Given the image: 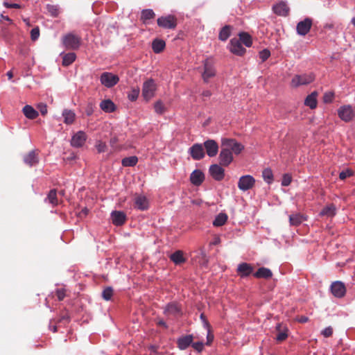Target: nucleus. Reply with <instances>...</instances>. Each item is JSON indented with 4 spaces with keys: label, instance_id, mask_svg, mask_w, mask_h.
Instances as JSON below:
<instances>
[{
    "label": "nucleus",
    "instance_id": "obj_1",
    "mask_svg": "<svg viewBox=\"0 0 355 355\" xmlns=\"http://www.w3.org/2000/svg\"><path fill=\"white\" fill-rule=\"evenodd\" d=\"M62 44L67 49H78L81 43L80 37L73 33H69L62 37Z\"/></svg>",
    "mask_w": 355,
    "mask_h": 355
},
{
    "label": "nucleus",
    "instance_id": "obj_2",
    "mask_svg": "<svg viewBox=\"0 0 355 355\" xmlns=\"http://www.w3.org/2000/svg\"><path fill=\"white\" fill-rule=\"evenodd\" d=\"M314 79L315 76L312 73L295 75L291 80V85L293 87H297L301 85H308L312 83Z\"/></svg>",
    "mask_w": 355,
    "mask_h": 355
},
{
    "label": "nucleus",
    "instance_id": "obj_3",
    "mask_svg": "<svg viewBox=\"0 0 355 355\" xmlns=\"http://www.w3.org/2000/svg\"><path fill=\"white\" fill-rule=\"evenodd\" d=\"M221 146L226 147L230 151L234 153L235 155L240 154L244 149V146L239 143L234 139L224 138L221 141Z\"/></svg>",
    "mask_w": 355,
    "mask_h": 355
},
{
    "label": "nucleus",
    "instance_id": "obj_4",
    "mask_svg": "<svg viewBox=\"0 0 355 355\" xmlns=\"http://www.w3.org/2000/svg\"><path fill=\"white\" fill-rule=\"evenodd\" d=\"M216 76V69L214 63L211 59H206L203 62V71L202 72V78L206 83H209V80Z\"/></svg>",
    "mask_w": 355,
    "mask_h": 355
},
{
    "label": "nucleus",
    "instance_id": "obj_5",
    "mask_svg": "<svg viewBox=\"0 0 355 355\" xmlns=\"http://www.w3.org/2000/svg\"><path fill=\"white\" fill-rule=\"evenodd\" d=\"M156 84L153 79L150 78L145 81L142 87V96L144 98L146 101H148L154 96Z\"/></svg>",
    "mask_w": 355,
    "mask_h": 355
},
{
    "label": "nucleus",
    "instance_id": "obj_6",
    "mask_svg": "<svg viewBox=\"0 0 355 355\" xmlns=\"http://www.w3.org/2000/svg\"><path fill=\"white\" fill-rule=\"evenodd\" d=\"M338 115L342 121L349 122L354 119L355 112L352 105H346L338 108Z\"/></svg>",
    "mask_w": 355,
    "mask_h": 355
},
{
    "label": "nucleus",
    "instance_id": "obj_7",
    "mask_svg": "<svg viewBox=\"0 0 355 355\" xmlns=\"http://www.w3.org/2000/svg\"><path fill=\"white\" fill-rule=\"evenodd\" d=\"M157 21V25L164 28L174 29L177 26V19L171 15L160 17Z\"/></svg>",
    "mask_w": 355,
    "mask_h": 355
},
{
    "label": "nucleus",
    "instance_id": "obj_8",
    "mask_svg": "<svg viewBox=\"0 0 355 355\" xmlns=\"http://www.w3.org/2000/svg\"><path fill=\"white\" fill-rule=\"evenodd\" d=\"M256 180L250 175L241 176L238 182V187L240 190L245 191L252 189L255 185Z\"/></svg>",
    "mask_w": 355,
    "mask_h": 355
},
{
    "label": "nucleus",
    "instance_id": "obj_9",
    "mask_svg": "<svg viewBox=\"0 0 355 355\" xmlns=\"http://www.w3.org/2000/svg\"><path fill=\"white\" fill-rule=\"evenodd\" d=\"M100 80L102 85L106 87L110 88L116 85L119 81V78L118 76L112 73L104 72L101 74Z\"/></svg>",
    "mask_w": 355,
    "mask_h": 355
},
{
    "label": "nucleus",
    "instance_id": "obj_10",
    "mask_svg": "<svg viewBox=\"0 0 355 355\" xmlns=\"http://www.w3.org/2000/svg\"><path fill=\"white\" fill-rule=\"evenodd\" d=\"M164 313L170 318H177L180 317L182 314L180 306L176 302L167 304Z\"/></svg>",
    "mask_w": 355,
    "mask_h": 355
},
{
    "label": "nucleus",
    "instance_id": "obj_11",
    "mask_svg": "<svg viewBox=\"0 0 355 355\" xmlns=\"http://www.w3.org/2000/svg\"><path fill=\"white\" fill-rule=\"evenodd\" d=\"M313 24V19L309 17L305 18L304 20L297 23L296 31L298 35L304 36L310 31Z\"/></svg>",
    "mask_w": 355,
    "mask_h": 355
},
{
    "label": "nucleus",
    "instance_id": "obj_12",
    "mask_svg": "<svg viewBox=\"0 0 355 355\" xmlns=\"http://www.w3.org/2000/svg\"><path fill=\"white\" fill-rule=\"evenodd\" d=\"M229 49L231 53L239 56L243 55L246 52V49L243 47L240 41L236 38H232L230 40Z\"/></svg>",
    "mask_w": 355,
    "mask_h": 355
},
{
    "label": "nucleus",
    "instance_id": "obj_13",
    "mask_svg": "<svg viewBox=\"0 0 355 355\" xmlns=\"http://www.w3.org/2000/svg\"><path fill=\"white\" fill-rule=\"evenodd\" d=\"M87 139V136L86 133L80 130L73 135L71 139V145L75 148H80L83 146Z\"/></svg>",
    "mask_w": 355,
    "mask_h": 355
},
{
    "label": "nucleus",
    "instance_id": "obj_14",
    "mask_svg": "<svg viewBox=\"0 0 355 355\" xmlns=\"http://www.w3.org/2000/svg\"><path fill=\"white\" fill-rule=\"evenodd\" d=\"M220 164L224 166H227L233 160L232 153L226 147L221 146V150L219 154Z\"/></svg>",
    "mask_w": 355,
    "mask_h": 355
},
{
    "label": "nucleus",
    "instance_id": "obj_15",
    "mask_svg": "<svg viewBox=\"0 0 355 355\" xmlns=\"http://www.w3.org/2000/svg\"><path fill=\"white\" fill-rule=\"evenodd\" d=\"M331 293L336 297H343L346 293V288L342 282L336 281L331 285Z\"/></svg>",
    "mask_w": 355,
    "mask_h": 355
},
{
    "label": "nucleus",
    "instance_id": "obj_16",
    "mask_svg": "<svg viewBox=\"0 0 355 355\" xmlns=\"http://www.w3.org/2000/svg\"><path fill=\"white\" fill-rule=\"evenodd\" d=\"M189 153L194 160H200L204 158L205 153L201 144H195L189 148Z\"/></svg>",
    "mask_w": 355,
    "mask_h": 355
},
{
    "label": "nucleus",
    "instance_id": "obj_17",
    "mask_svg": "<svg viewBox=\"0 0 355 355\" xmlns=\"http://www.w3.org/2000/svg\"><path fill=\"white\" fill-rule=\"evenodd\" d=\"M209 173L216 181H220L224 178L225 170L218 164H212L209 167Z\"/></svg>",
    "mask_w": 355,
    "mask_h": 355
},
{
    "label": "nucleus",
    "instance_id": "obj_18",
    "mask_svg": "<svg viewBox=\"0 0 355 355\" xmlns=\"http://www.w3.org/2000/svg\"><path fill=\"white\" fill-rule=\"evenodd\" d=\"M204 147L206 150L207 154L209 157H214L217 155L218 151V145L214 139H208L204 142Z\"/></svg>",
    "mask_w": 355,
    "mask_h": 355
},
{
    "label": "nucleus",
    "instance_id": "obj_19",
    "mask_svg": "<svg viewBox=\"0 0 355 355\" xmlns=\"http://www.w3.org/2000/svg\"><path fill=\"white\" fill-rule=\"evenodd\" d=\"M111 219L112 223L116 226H121L123 225L126 220L127 217L125 214L121 211H113L111 213Z\"/></svg>",
    "mask_w": 355,
    "mask_h": 355
},
{
    "label": "nucleus",
    "instance_id": "obj_20",
    "mask_svg": "<svg viewBox=\"0 0 355 355\" xmlns=\"http://www.w3.org/2000/svg\"><path fill=\"white\" fill-rule=\"evenodd\" d=\"M272 10L279 16L286 17L289 15L290 8L286 2L281 1L273 6Z\"/></svg>",
    "mask_w": 355,
    "mask_h": 355
},
{
    "label": "nucleus",
    "instance_id": "obj_21",
    "mask_svg": "<svg viewBox=\"0 0 355 355\" xmlns=\"http://www.w3.org/2000/svg\"><path fill=\"white\" fill-rule=\"evenodd\" d=\"M193 340V335L189 334V335L181 336L179 338H178L176 343H177L178 347L180 350H184V349H187L192 344Z\"/></svg>",
    "mask_w": 355,
    "mask_h": 355
},
{
    "label": "nucleus",
    "instance_id": "obj_22",
    "mask_svg": "<svg viewBox=\"0 0 355 355\" xmlns=\"http://www.w3.org/2000/svg\"><path fill=\"white\" fill-rule=\"evenodd\" d=\"M23 160L29 166H35L39 162L38 153L36 150H31L24 156Z\"/></svg>",
    "mask_w": 355,
    "mask_h": 355
},
{
    "label": "nucleus",
    "instance_id": "obj_23",
    "mask_svg": "<svg viewBox=\"0 0 355 355\" xmlns=\"http://www.w3.org/2000/svg\"><path fill=\"white\" fill-rule=\"evenodd\" d=\"M135 207L144 211L148 208V200L146 196L142 195H135L134 198Z\"/></svg>",
    "mask_w": 355,
    "mask_h": 355
},
{
    "label": "nucleus",
    "instance_id": "obj_24",
    "mask_svg": "<svg viewBox=\"0 0 355 355\" xmlns=\"http://www.w3.org/2000/svg\"><path fill=\"white\" fill-rule=\"evenodd\" d=\"M204 173L200 170L198 169L194 170L190 175L191 182L196 186L200 185L204 181Z\"/></svg>",
    "mask_w": 355,
    "mask_h": 355
},
{
    "label": "nucleus",
    "instance_id": "obj_25",
    "mask_svg": "<svg viewBox=\"0 0 355 355\" xmlns=\"http://www.w3.org/2000/svg\"><path fill=\"white\" fill-rule=\"evenodd\" d=\"M253 271V268L250 264L247 263H242L238 266L237 272L241 277H248Z\"/></svg>",
    "mask_w": 355,
    "mask_h": 355
},
{
    "label": "nucleus",
    "instance_id": "obj_26",
    "mask_svg": "<svg viewBox=\"0 0 355 355\" xmlns=\"http://www.w3.org/2000/svg\"><path fill=\"white\" fill-rule=\"evenodd\" d=\"M276 330L278 331V334L276 336V340L278 342H282L285 340L288 337V328L283 325L281 323L277 324L276 327Z\"/></svg>",
    "mask_w": 355,
    "mask_h": 355
},
{
    "label": "nucleus",
    "instance_id": "obj_27",
    "mask_svg": "<svg viewBox=\"0 0 355 355\" xmlns=\"http://www.w3.org/2000/svg\"><path fill=\"white\" fill-rule=\"evenodd\" d=\"M170 259L175 265H181L186 262V259L184 257V253L182 250H177L170 255Z\"/></svg>",
    "mask_w": 355,
    "mask_h": 355
},
{
    "label": "nucleus",
    "instance_id": "obj_28",
    "mask_svg": "<svg viewBox=\"0 0 355 355\" xmlns=\"http://www.w3.org/2000/svg\"><path fill=\"white\" fill-rule=\"evenodd\" d=\"M317 96L318 93L316 92H312L306 96L304 104L311 109H315L317 107Z\"/></svg>",
    "mask_w": 355,
    "mask_h": 355
},
{
    "label": "nucleus",
    "instance_id": "obj_29",
    "mask_svg": "<svg viewBox=\"0 0 355 355\" xmlns=\"http://www.w3.org/2000/svg\"><path fill=\"white\" fill-rule=\"evenodd\" d=\"M272 273L269 268L261 267L254 274L256 278L270 279L272 277Z\"/></svg>",
    "mask_w": 355,
    "mask_h": 355
},
{
    "label": "nucleus",
    "instance_id": "obj_30",
    "mask_svg": "<svg viewBox=\"0 0 355 355\" xmlns=\"http://www.w3.org/2000/svg\"><path fill=\"white\" fill-rule=\"evenodd\" d=\"M166 43L163 40L155 39L152 42V49L155 53H159L164 51Z\"/></svg>",
    "mask_w": 355,
    "mask_h": 355
},
{
    "label": "nucleus",
    "instance_id": "obj_31",
    "mask_svg": "<svg viewBox=\"0 0 355 355\" xmlns=\"http://www.w3.org/2000/svg\"><path fill=\"white\" fill-rule=\"evenodd\" d=\"M23 113L29 119H35L39 115L38 112L32 106L28 105L23 107Z\"/></svg>",
    "mask_w": 355,
    "mask_h": 355
},
{
    "label": "nucleus",
    "instance_id": "obj_32",
    "mask_svg": "<svg viewBox=\"0 0 355 355\" xmlns=\"http://www.w3.org/2000/svg\"><path fill=\"white\" fill-rule=\"evenodd\" d=\"M100 107L105 112H112L114 111L115 109L114 103L110 99L101 101Z\"/></svg>",
    "mask_w": 355,
    "mask_h": 355
},
{
    "label": "nucleus",
    "instance_id": "obj_33",
    "mask_svg": "<svg viewBox=\"0 0 355 355\" xmlns=\"http://www.w3.org/2000/svg\"><path fill=\"white\" fill-rule=\"evenodd\" d=\"M239 41L247 47H250L252 44V37L246 32H241L239 34Z\"/></svg>",
    "mask_w": 355,
    "mask_h": 355
},
{
    "label": "nucleus",
    "instance_id": "obj_34",
    "mask_svg": "<svg viewBox=\"0 0 355 355\" xmlns=\"http://www.w3.org/2000/svg\"><path fill=\"white\" fill-rule=\"evenodd\" d=\"M232 27L230 25H226L220 30L218 39L221 41H226L230 36Z\"/></svg>",
    "mask_w": 355,
    "mask_h": 355
},
{
    "label": "nucleus",
    "instance_id": "obj_35",
    "mask_svg": "<svg viewBox=\"0 0 355 355\" xmlns=\"http://www.w3.org/2000/svg\"><path fill=\"white\" fill-rule=\"evenodd\" d=\"M227 215L225 213H220L216 216L214 220L213 221V225L215 227H220L223 226L227 220Z\"/></svg>",
    "mask_w": 355,
    "mask_h": 355
},
{
    "label": "nucleus",
    "instance_id": "obj_36",
    "mask_svg": "<svg viewBox=\"0 0 355 355\" xmlns=\"http://www.w3.org/2000/svg\"><path fill=\"white\" fill-rule=\"evenodd\" d=\"M64 116V122L67 124H71L75 120V113L71 110H64L62 113Z\"/></svg>",
    "mask_w": 355,
    "mask_h": 355
},
{
    "label": "nucleus",
    "instance_id": "obj_37",
    "mask_svg": "<svg viewBox=\"0 0 355 355\" xmlns=\"http://www.w3.org/2000/svg\"><path fill=\"white\" fill-rule=\"evenodd\" d=\"M336 214V207L334 205H329L324 207L320 211L321 216L332 217Z\"/></svg>",
    "mask_w": 355,
    "mask_h": 355
},
{
    "label": "nucleus",
    "instance_id": "obj_38",
    "mask_svg": "<svg viewBox=\"0 0 355 355\" xmlns=\"http://www.w3.org/2000/svg\"><path fill=\"white\" fill-rule=\"evenodd\" d=\"M45 200L48 201L53 206L57 205L58 204L57 191L55 189L50 190Z\"/></svg>",
    "mask_w": 355,
    "mask_h": 355
},
{
    "label": "nucleus",
    "instance_id": "obj_39",
    "mask_svg": "<svg viewBox=\"0 0 355 355\" xmlns=\"http://www.w3.org/2000/svg\"><path fill=\"white\" fill-rule=\"evenodd\" d=\"M76 55L74 53H68L62 57V65L67 67L72 64L76 60Z\"/></svg>",
    "mask_w": 355,
    "mask_h": 355
},
{
    "label": "nucleus",
    "instance_id": "obj_40",
    "mask_svg": "<svg viewBox=\"0 0 355 355\" xmlns=\"http://www.w3.org/2000/svg\"><path fill=\"white\" fill-rule=\"evenodd\" d=\"M304 220L302 215L300 214H293L289 216V221L291 225L297 226Z\"/></svg>",
    "mask_w": 355,
    "mask_h": 355
},
{
    "label": "nucleus",
    "instance_id": "obj_41",
    "mask_svg": "<svg viewBox=\"0 0 355 355\" xmlns=\"http://www.w3.org/2000/svg\"><path fill=\"white\" fill-rule=\"evenodd\" d=\"M138 162V158L136 156H131L128 157H125L122 159V165L123 166H134L137 164Z\"/></svg>",
    "mask_w": 355,
    "mask_h": 355
},
{
    "label": "nucleus",
    "instance_id": "obj_42",
    "mask_svg": "<svg viewBox=\"0 0 355 355\" xmlns=\"http://www.w3.org/2000/svg\"><path fill=\"white\" fill-rule=\"evenodd\" d=\"M155 16L154 11L151 9H145L141 12V19L144 23L148 19H153Z\"/></svg>",
    "mask_w": 355,
    "mask_h": 355
},
{
    "label": "nucleus",
    "instance_id": "obj_43",
    "mask_svg": "<svg viewBox=\"0 0 355 355\" xmlns=\"http://www.w3.org/2000/svg\"><path fill=\"white\" fill-rule=\"evenodd\" d=\"M262 177L268 184H271L273 181V173L272 170L269 168L263 169L262 171Z\"/></svg>",
    "mask_w": 355,
    "mask_h": 355
},
{
    "label": "nucleus",
    "instance_id": "obj_44",
    "mask_svg": "<svg viewBox=\"0 0 355 355\" xmlns=\"http://www.w3.org/2000/svg\"><path fill=\"white\" fill-rule=\"evenodd\" d=\"M46 8L51 16L56 17L59 15L60 11L58 5L47 4Z\"/></svg>",
    "mask_w": 355,
    "mask_h": 355
},
{
    "label": "nucleus",
    "instance_id": "obj_45",
    "mask_svg": "<svg viewBox=\"0 0 355 355\" xmlns=\"http://www.w3.org/2000/svg\"><path fill=\"white\" fill-rule=\"evenodd\" d=\"M139 92L140 90L139 87L132 88L128 94V99L131 101H136L139 96Z\"/></svg>",
    "mask_w": 355,
    "mask_h": 355
},
{
    "label": "nucleus",
    "instance_id": "obj_46",
    "mask_svg": "<svg viewBox=\"0 0 355 355\" xmlns=\"http://www.w3.org/2000/svg\"><path fill=\"white\" fill-rule=\"evenodd\" d=\"M155 111L159 114H162L165 112V106L161 101L155 102L154 105Z\"/></svg>",
    "mask_w": 355,
    "mask_h": 355
},
{
    "label": "nucleus",
    "instance_id": "obj_47",
    "mask_svg": "<svg viewBox=\"0 0 355 355\" xmlns=\"http://www.w3.org/2000/svg\"><path fill=\"white\" fill-rule=\"evenodd\" d=\"M113 295V289L112 287L105 288L102 293V297L105 300H110Z\"/></svg>",
    "mask_w": 355,
    "mask_h": 355
},
{
    "label": "nucleus",
    "instance_id": "obj_48",
    "mask_svg": "<svg viewBox=\"0 0 355 355\" xmlns=\"http://www.w3.org/2000/svg\"><path fill=\"white\" fill-rule=\"evenodd\" d=\"M95 147L98 153H103L107 149L106 144L102 141H97L95 144Z\"/></svg>",
    "mask_w": 355,
    "mask_h": 355
},
{
    "label": "nucleus",
    "instance_id": "obj_49",
    "mask_svg": "<svg viewBox=\"0 0 355 355\" xmlns=\"http://www.w3.org/2000/svg\"><path fill=\"white\" fill-rule=\"evenodd\" d=\"M334 98V93L332 92H327L323 96V101L325 103H331Z\"/></svg>",
    "mask_w": 355,
    "mask_h": 355
},
{
    "label": "nucleus",
    "instance_id": "obj_50",
    "mask_svg": "<svg viewBox=\"0 0 355 355\" xmlns=\"http://www.w3.org/2000/svg\"><path fill=\"white\" fill-rule=\"evenodd\" d=\"M270 56V52L268 49H263L259 52V58L261 62H265Z\"/></svg>",
    "mask_w": 355,
    "mask_h": 355
},
{
    "label": "nucleus",
    "instance_id": "obj_51",
    "mask_svg": "<svg viewBox=\"0 0 355 355\" xmlns=\"http://www.w3.org/2000/svg\"><path fill=\"white\" fill-rule=\"evenodd\" d=\"M353 175V172L350 169H347L345 171H343L339 174V178L342 180H345L347 178H349Z\"/></svg>",
    "mask_w": 355,
    "mask_h": 355
},
{
    "label": "nucleus",
    "instance_id": "obj_52",
    "mask_svg": "<svg viewBox=\"0 0 355 355\" xmlns=\"http://www.w3.org/2000/svg\"><path fill=\"white\" fill-rule=\"evenodd\" d=\"M40 36V28L39 27L33 28L31 31V37L33 41H35Z\"/></svg>",
    "mask_w": 355,
    "mask_h": 355
},
{
    "label": "nucleus",
    "instance_id": "obj_53",
    "mask_svg": "<svg viewBox=\"0 0 355 355\" xmlns=\"http://www.w3.org/2000/svg\"><path fill=\"white\" fill-rule=\"evenodd\" d=\"M292 181V178L289 174H284L282 180V185L284 187L288 186Z\"/></svg>",
    "mask_w": 355,
    "mask_h": 355
},
{
    "label": "nucleus",
    "instance_id": "obj_54",
    "mask_svg": "<svg viewBox=\"0 0 355 355\" xmlns=\"http://www.w3.org/2000/svg\"><path fill=\"white\" fill-rule=\"evenodd\" d=\"M65 293H66V291L63 288L56 290L55 295L59 301H62L64 300V298L65 297V295H66Z\"/></svg>",
    "mask_w": 355,
    "mask_h": 355
},
{
    "label": "nucleus",
    "instance_id": "obj_55",
    "mask_svg": "<svg viewBox=\"0 0 355 355\" xmlns=\"http://www.w3.org/2000/svg\"><path fill=\"white\" fill-rule=\"evenodd\" d=\"M191 345L198 352H200L203 349V343L202 342L192 343Z\"/></svg>",
    "mask_w": 355,
    "mask_h": 355
},
{
    "label": "nucleus",
    "instance_id": "obj_56",
    "mask_svg": "<svg viewBox=\"0 0 355 355\" xmlns=\"http://www.w3.org/2000/svg\"><path fill=\"white\" fill-rule=\"evenodd\" d=\"M322 334L325 338L330 337L333 334V329L331 327H328L322 331Z\"/></svg>",
    "mask_w": 355,
    "mask_h": 355
},
{
    "label": "nucleus",
    "instance_id": "obj_57",
    "mask_svg": "<svg viewBox=\"0 0 355 355\" xmlns=\"http://www.w3.org/2000/svg\"><path fill=\"white\" fill-rule=\"evenodd\" d=\"M200 319H201L202 322H203L205 327L207 330H209V329H211V326H210V324H209L208 320H207L206 316L205 315L204 313H201L200 314Z\"/></svg>",
    "mask_w": 355,
    "mask_h": 355
},
{
    "label": "nucleus",
    "instance_id": "obj_58",
    "mask_svg": "<svg viewBox=\"0 0 355 355\" xmlns=\"http://www.w3.org/2000/svg\"><path fill=\"white\" fill-rule=\"evenodd\" d=\"M3 6L8 8H20L21 6L18 3H10L8 2H4Z\"/></svg>",
    "mask_w": 355,
    "mask_h": 355
},
{
    "label": "nucleus",
    "instance_id": "obj_59",
    "mask_svg": "<svg viewBox=\"0 0 355 355\" xmlns=\"http://www.w3.org/2000/svg\"><path fill=\"white\" fill-rule=\"evenodd\" d=\"M207 331H208V334H207V345H210L214 340V335L211 332V329H209V330H207Z\"/></svg>",
    "mask_w": 355,
    "mask_h": 355
},
{
    "label": "nucleus",
    "instance_id": "obj_60",
    "mask_svg": "<svg viewBox=\"0 0 355 355\" xmlns=\"http://www.w3.org/2000/svg\"><path fill=\"white\" fill-rule=\"evenodd\" d=\"M93 112H94V110H93L92 105L88 104L87 109H86L87 115L90 116L91 114H92Z\"/></svg>",
    "mask_w": 355,
    "mask_h": 355
},
{
    "label": "nucleus",
    "instance_id": "obj_61",
    "mask_svg": "<svg viewBox=\"0 0 355 355\" xmlns=\"http://www.w3.org/2000/svg\"><path fill=\"white\" fill-rule=\"evenodd\" d=\"M89 210L87 208H84L82 209V211L79 213V216L82 217L85 216L87 215Z\"/></svg>",
    "mask_w": 355,
    "mask_h": 355
},
{
    "label": "nucleus",
    "instance_id": "obj_62",
    "mask_svg": "<svg viewBox=\"0 0 355 355\" xmlns=\"http://www.w3.org/2000/svg\"><path fill=\"white\" fill-rule=\"evenodd\" d=\"M117 141H118V139H117V137L116 136H114V137L111 138V139H110V144L112 146H114L116 144Z\"/></svg>",
    "mask_w": 355,
    "mask_h": 355
},
{
    "label": "nucleus",
    "instance_id": "obj_63",
    "mask_svg": "<svg viewBox=\"0 0 355 355\" xmlns=\"http://www.w3.org/2000/svg\"><path fill=\"white\" fill-rule=\"evenodd\" d=\"M202 95L205 97H210L211 96V92L209 90H205L202 92Z\"/></svg>",
    "mask_w": 355,
    "mask_h": 355
},
{
    "label": "nucleus",
    "instance_id": "obj_64",
    "mask_svg": "<svg viewBox=\"0 0 355 355\" xmlns=\"http://www.w3.org/2000/svg\"><path fill=\"white\" fill-rule=\"evenodd\" d=\"M40 112L42 115H45L47 113V108L46 105H44L40 108Z\"/></svg>",
    "mask_w": 355,
    "mask_h": 355
}]
</instances>
